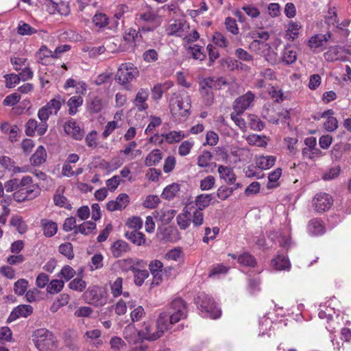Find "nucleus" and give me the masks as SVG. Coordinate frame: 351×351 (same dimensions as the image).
Wrapping results in <instances>:
<instances>
[{"label":"nucleus","instance_id":"obj_17","mask_svg":"<svg viewBox=\"0 0 351 351\" xmlns=\"http://www.w3.org/2000/svg\"><path fill=\"white\" fill-rule=\"evenodd\" d=\"M124 338L130 343H136L139 340L143 339L141 337V331L138 332L133 325H128L125 327L123 332Z\"/></svg>","mask_w":351,"mask_h":351},{"label":"nucleus","instance_id":"obj_62","mask_svg":"<svg viewBox=\"0 0 351 351\" xmlns=\"http://www.w3.org/2000/svg\"><path fill=\"white\" fill-rule=\"evenodd\" d=\"M86 284L85 281L81 278H75L70 282L69 287L71 289L82 291L86 288Z\"/></svg>","mask_w":351,"mask_h":351},{"label":"nucleus","instance_id":"obj_10","mask_svg":"<svg viewBox=\"0 0 351 351\" xmlns=\"http://www.w3.org/2000/svg\"><path fill=\"white\" fill-rule=\"evenodd\" d=\"M64 130L66 134L75 140H81L84 135V130L73 119H69L64 123Z\"/></svg>","mask_w":351,"mask_h":351},{"label":"nucleus","instance_id":"obj_26","mask_svg":"<svg viewBox=\"0 0 351 351\" xmlns=\"http://www.w3.org/2000/svg\"><path fill=\"white\" fill-rule=\"evenodd\" d=\"M271 265L276 270H285L290 268V263L285 256L278 255L271 260Z\"/></svg>","mask_w":351,"mask_h":351},{"label":"nucleus","instance_id":"obj_48","mask_svg":"<svg viewBox=\"0 0 351 351\" xmlns=\"http://www.w3.org/2000/svg\"><path fill=\"white\" fill-rule=\"evenodd\" d=\"M271 328V320L269 318H265L263 321L260 323V331L258 333V336L269 337L271 335L270 330Z\"/></svg>","mask_w":351,"mask_h":351},{"label":"nucleus","instance_id":"obj_9","mask_svg":"<svg viewBox=\"0 0 351 351\" xmlns=\"http://www.w3.org/2000/svg\"><path fill=\"white\" fill-rule=\"evenodd\" d=\"M47 123H38L36 119H30L25 124V134L29 136H33L36 132L38 136H43L47 132Z\"/></svg>","mask_w":351,"mask_h":351},{"label":"nucleus","instance_id":"obj_42","mask_svg":"<svg viewBox=\"0 0 351 351\" xmlns=\"http://www.w3.org/2000/svg\"><path fill=\"white\" fill-rule=\"evenodd\" d=\"M161 136L170 144L179 142L185 137L184 134L181 131H171L167 134H162Z\"/></svg>","mask_w":351,"mask_h":351},{"label":"nucleus","instance_id":"obj_14","mask_svg":"<svg viewBox=\"0 0 351 351\" xmlns=\"http://www.w3.org/2000/svg\"><path fill=\"white\" fill-rule=\"evenodd\" d=\"M332 39V34L330 32H328L325 34H318L313 36L308 40V47L311 49H316L322 46H323L324 43L328 42L329 40Z\"/></svg>","mask_w":351,"mask_h":351},{"label":"nucleus","instance_id":"obj_30","mask_svg":"<svg viewBox=\"0 0 351 351\" xmlns=\"http://www.w3.org/2000/svg\"><path fill=\"white\" fill-rule=\"evenodd\" d=\"M162 158V154L161 152L158 149H154L147 156L145 165L147 167L155 165L160 162Z\"/></svg>","mask_w":351,"mask_h":351},{"label":"nucleus","instance_id":"obj_31","mask_svg":"<svg viewBox=\"0 0 351 351\" xmlns=\"http://www.w3.org/2000/svg\"><path fill=\"white\" fill-rule=\"evenodd\" d=\"M308 230L313 235H319L324 232V227L322 221L318 219H314L310 221L308 225Z\"/></svg>","mask_w":351,"mask_h":351},{"label":"nucleus","instance_id":"obj_19","mask_svg":"<svg viewBox=\"0 0 351 351\" xmlns=\"http://www.w3.org/2000/svg\"><path fill=\"white\" fill-rule=\"evenodd\" d=\"M47 152L43 145H40L35 153L31 156L30 162L34 166H39L44 163L47 159Z\"/></svg>","mask_w":351,"mask_h":351},{"label":"nucleus","instance_id":"obj_53","mask_svg":"<svg viewBox=\"0 0 351 351\" xmlns=\"http://www.w3.org/2000/svg\"><path fill=\"white\" fill-rule=\"evenodd\" d=\"M36 29L32 27L29 24L20 21L18 25V33L21 35H32L36 33Z\"/></svg>","mask_w":351,"mask_h":351},{"label":"nucleus","instance_id":"obj_20","mask_svg":"<svg viewBox=\"0 0 351 351\" xmlns=\"http://www.w3.org/2000/svg\"><path fill=\"white\" fill-rule=\"evenodd\" d=\"M200 86V94L203 102L206 106H210L214 102V94L212 91V88L206 86L204 81L201 82Z\"/></svg>","mask_w":351,"mask_h":351},{"label":"nucleus","instance_id":"obj_45","mask_svg":"<svg viewBox=\"0 0 351 351\" xmlns=\"http://www.w3.org/2000/svg\"><path fill=\"white\" fill-rule=\"evenodd\" d=\"M238 262L244 266L254 267L256 265L255 258L248 252H245L238 257Z\"/></svg>","mask_w":351,"mask_h":351},{"label":"nucleus","instance_id":"obj_22","mask_svg":"<svg viewBox=\"0 0 351 351\" xmlns=\"http://www.w3.org/2000/svg\"><path fill=\"white\" fill-rule=\"evenodd\" d=\"M177 223L182 230H186L191 223V211L186 207L183 208L182 213H180L177 217Z\"/></svg>","mask_w":351,"mask_h":351},{"label":"nucleus","instance_id":"obj_46","mask_svg":"<svg viewBox=\"0 0 351 351\" xmlns=\"http://www.w3.org/2000/svg\"><path fill=\"white\" fill-rule=\"evenodd\" d=\"M64 282L62 280H52L47 287V291L50 294L57 293L62 290Z\"/></svg>","mask_w":351,"mask_h":351},{"label":"nucleus","instance_id":"obj_44","mask_svg":"<svg viewBox=\"0 0 351 351\" xmlns=\"http://www.w3.org/2000/svg\"><path fill=\"white\" fill-rule=\"evenodd\" d=\"M176 210L173 209L160 210L157 212L158 219L165 224L169 223L175 216Z\"/></svg>","mask_w":351,"mask_h":351},{"label":"nucleus","instance_id":"obj_25","mask_svg":"<svg viewBox=\"0 0 351 351\" xmlns=\"http://www.w3.org/2000/svg\"><path fill=\"white\" fill-rule=\"evenodd\" d=\"M276 158L273 156H260L256 157V165L261 169H267L274 165Z\"/></svg>","mask_w":351,"mask_h":351},{"label":"nucleus","instance_id":"obj_43","mask_svg":"<svg viewBox=\"0 0 351 351\" xmlns=\"http://www.w3.org/2000/svg\"><path fill=\"white\" fill-rule=\"evenodd\" d=\"M296 59V51L291 49V47H285L282 56V62H285L286 64H291L295 62Z\"/></svg>","mask_w":351,"mask_h":351},{"label":"nucleus","instance_id":"obj_39","mask_svg":"<svg viewBox=\"0 0 351 351\" xmlns=\"http://www.w3.org/2000/svg\"><path fill=\"white\" fill-rule=\"evenodd\" d=\"M212 199L213 197L210 194H201L196 197L195 205L198 209L204 210L210 205Z\"/></svg>","mask_w":351,"mask_h":351},{"label":"nucleus","instance_id":"obj_24","mask_svg":"<svg viewBox=\"0 0 351 351\" xmlns=\"http://www.w3.org/2000/svg\"><path fill=\"white\" fill-rule=\"evenodd\" d=\"M270 48V45L263 40H253V41L250 44V49L257 53L265 54Z\"/></svg>","mask_w":351,"mask_h":351},{"label":"nucleus","instance_id":"obj_52","mask_svg":"<svg viewBox=\"0 0 351 351\" xmlns=\"http://www.w3.org/2000/svg\"><path fill=\"white\" fill-rule=\"evenodd\" d=\"M197 299L201 301L200 307H213L217 303L215 300L210 295L205 293H201Z\"/></svg>","mask_w":351,"mask_h":351},{"label":"nucleus","instance_id":"obj_7","mask_svg":"<svg viewBox=\"0 0 351 351\" xmlns=\"http://www.w3.org/2000/svg\"><path fill=\"white\" fill-rule=\"evenodd\" d=\"M189 29V25L183 19H174L169 22L166 29L167 35L182 37Z\"/></svg>","mask_w":351,"mask_h":351},{"label":"nucleus","instance_id":"obj_38","mask_svg":"<svg viewBox=\"0 0 351 351\" xmlns=\"http://www.w3.org/2000/svg\"><path fill=\"white\" fill-rule=\"evenodd\" d=\"M64 101V99H62L60 95H57L55 98L51 99L45 106L53 112V114H56Z\"/></svg>","mask_w":351,"mask_h":351},{"label":"nucleus","instance_id":"obj_13","mask_svg":"<svg viewBox=\"0 0 351 351\" xmlns=\"http://www.w3.org/2000/svg\"><path fill=\"white\" fill-rule=\"evenodd\" d=\"M149 90L147 88H140L133 100V104L138 111H144L148 108L147 101L149 97Z\"/></svg>","mask_w":351,"mask_h":351},{"label":"nucleus","instance_id":"obj_15","mask_svg":"<svg viewBox=\"0 0 351 351\" xmlns=\"http://www.w3.org/2000/svg\"><path fill=\"white\" fill-rule=\"evenodd\" d=\"M130 251V247L129 244L123 240H117L111 246L112 254L115 258L122 256Z\"/></svg>","mask_w":351,"mask_h":351},{"label":"nucleus","instance_id":"obj_54","mask_svg":"<svg viewBox=\"0 0 351 351\" xmlns=\"http://www.w3.org/2000/svg\"><path fill=\"white\" fill-rule=\"evenodd\" d=\"M134 282L137 286H141L145 280L149 276V273L147 270H141L136 269L134 271Z\"/></svg>","mask_w":351,"mask_h":351},{"label":"nucleus","instance_id":"obj_3","mask_svg":"<svg viewBox=\"0 0 351 351\" xmlns=\"http://www.w3.org/2000/svg\"><path fill=\"white\" fill-rule=\"evenodd\" d=\"M162 317H158L155 324L149 322L145 323L143 328L141 330V337L143 339L154 341L160 338L167 330V325L162 322Z\"/></svg>","mask_w":351,"mask_h":351},{"label":"nucleus","instance_id":"obj_49","mask_svg":"<svg viewBox=\"0 0 351 351\" xmlns=\"http://www.w3.org/2000/svg\"><path fill=\"white\" fill-rule=\"evenodd\" d=\"M25 299L30 303L38 302L42 299V293L38 289L34 288L27 291Z\"/></svg>","mask_w":351,"mask_h":351},{"label":"nucleus","instance_id":"obj_55","mask_svg":"<svg viewBox=\"0 0 351 351\" xmlns=\"http://www.w3.org/2000/svg\"><path fill=\"white\" fill-rule=\"evenodd\" d=\"M59 252L69 259L74 257L73 245L71 243H65L59 246Z\"/></svg>","mask_w":351,"mask_h":351},{"label":"nucleus","instance_id":"obj_33","mask_svg":"<svg viewBox=\"0 0 351 351\" xmlns=\"http://www.w3.org/2000/svg\"><path fill=\"white\" fill-rule=\"evenodd\" d=\"M83 104V99L81 96H73L69 98L67 105L69 107L68 112L70 115H74L77 112V108Z\"/></svg>","mask_w":351,"mask_h":351},{"label":"nucleus","instance_id":"obj_29","mask_svg":"<svg viewBox=\"0 0 351 351\" xmlns=\"http://www.w3.org/2000/svg\"><path fill=\"white\" fill-rule=\"evenodd\" d=\"M125 237L136 245H141L145 243V235L137 230L127 232L125 233Z\"/></svg>","mask_w":351,"mask_h":351},{"label":"nucleus","instance_id":"obj_12","mask_svg":"<svg viewBox=\"0 0 351 351\" xmlns=\"http://www.w3.org/2000/svg\"><path fill=\"white\" fill-rule=\"evenodd\" d=\"M129 202V196L125 193H121L114 200L109 201L107 203L106 208L110 212L121 210L126 208Z\"/></svg>","mask_w":351,"mask_h":351},{"label":"nucleus","instance_id":"obj_37","mask_svg":"<svg viewBox=\"0 0 351 351\" xmlns=\"http://www.w3.org/2000/svg\"><path fill=\"white\" fill-rule=\"evenodd\" d=\"M179 191L180 185L177 183H173L164 189L161 195L164 199H171Z\"/></svg>","mask_w":351,"mask_h":351},{"label":"nucleus","instance_id":"obj_64","mask_svg":"<svg viewBox=\"0 0 351 351\" xmlns=\"http://www.w3.org/2000/svg\"><path fill=\"white\" fill-rule=\"evenodd\" d=\"M21 99V95L14 93L8 95L3 100V104L7 106H12L16 104Z\"/></svg>","mask_w":351,"mask_h":351},{"label":"nucleus","instance_id":"obj_5","mask_svg":"<svg viewBox=\"0 0 351 351\" xmlns=\"http://www.w3.org/2000/svg\"><path fill=\"white\" fill-rule=\"evenodd\" d=\"M83 297L86 303L95 306H101L106 303L104 291L98 287L88 289L84 292Z\"/></svg>","mask_w":351,"mask_h":351},{"label":"nucleus","instance_id":"obj_23","mask_svg":"<svg viewBox=\"0 0 351 351\" xmlns=\"http://www.w3.org/2000/svg\"><path fill=\"white\" fill-rule=\"evenodd\" d=\"M213 156L210 152H202V153L197 157V165L202 168L216 167V163L210 162Z\"/></svg>","mask_w":351,"mask_h":351},{"label":"nucleus","instance_id":"obj_28","mask_svg":"<svg viewBox=\"0 0 351 351\" xmlns=\"http://www.w3.org/2000/svg\"><path fill=\"white\" fill-rule=\"evenodd\" d=\"M197 313L204 318L216 319L221 316L220 308H197Z\"/></svg>","mask_w":351,"mask_h":351},{"label":"nucleus","instance_id":"obj_61","mask_svg":"<svg viewBox=\"0 0 351 351\" xmlns=\"http://www.w3.org/2000/svg\"><path fill=\"white\" fill-rule=\"evenodd\" d=\"M243 113H239L234 110L230 114L231 119L237 125L241 130H245L246 123L245 120L241 117Z\"/></svg>","mask_w":351,"mask_h":351},{"label":"nucleus","instance_id":"obj_36","mask_svg":"<svg viewBox=\"0 0 351 351\" xmlns=\"http://www.w3.org/2000/svg\"><path fill=\"white\" fill-rule=\"evenodd\" d=\"M191 211V221L193 223L195 227H198L202 225L204 221L203 210L198 208H190Z\"/></svg>","mask_w":351,"mask_h":351},{"label":"nucleus","instance_id":"obj_41","mask_svg":"<svg viewBox=\"0 0 351 351\" xmlns=\"http://www.w3.org/2000/svg\"><path fill=\"white\" fill-rule=\"evenodd\" d=\"M265 138V136H261L258 134H253L247 136L246 137V141L250 145H256L258 147H264L267 144Z\"/></svg>","mask_w":351,"mask_h":351},{"label":"nucleus","instance_id":"obj_8","mask_svg":"<svg viewBox=\"0 0 351 351\" xmlns=\"http://www.w3.org/2000/svg\"><path fill=\"white\" fill-rule=\"evenodd\" d=\"M315 210L318 213L328 210L333 203L332 197L326 193H319L315 195L313 199Z\"/></svg>","mask_w":351,"mask_h":351},{"label":"nucleus","instance_id":"obj_34","mask_svg":"<svg viewBox=\"0 0 351 351\" xmlns=\"http://www.w3.org/2000/svg\"><path fill=\"white\" fill-rule=\"evenodd\" d=\"M10 224L13 226L20 234H23L27 230V225L23 221L22 217L15 215L10 219Z\"/></svg>","mask_w":351,"mask_h":351},{"label":"nucleus","instance_id":"obj_63","mask_svg":"<svg viewBox=\"0 0 351 351\" xmlns=\"http://www.w3.org/2000/svg\"><path fill=\"white\" fill-rule=\"evenodd\" d=\"M140 19L145 22L156 23L158 21H161L156 14L152 11H147L140 15Z\"/></svg>","mask_w":351,"mask_h":351},{"label":"nucleus","instance_id":"obj_6","mask_svg":"<svg viewBox=\"0 0 351 351\" xmlns=\"http://www.w3.org/2000/svg\"><path fill=\"white\" fill-rule=\"evenodd\" d=\"M186 308H170L169 312H163L159 317H162V322L167 325V330H169L171 324L178 322L186 316Z\"/></svg>","mask_w":351,"mask_h":351},{"label":"nucleus","instance_id":"obj_60","mask_svg":"<svg viewBox=\"0 0 351 351\" xmlns=\"http://www.w3.org/2000/svg\"><path fill=\"white\" fill-rule=\"evenodd\" d=\"M36 56L39 62L43 64V60L45 58L51 57L53 58V52L49 49L46 46H42L37 52Z\"/></svg>","mask_w":351,"mask_h":351},{"label":"nucleus","instance_id":"obj_11","mask_svg":"<svg viewBox=\"0 0 351 351\" xmlns=\"http://www.w3.org/2000/svg\"><path fill=\"white\" fill-rule=\"evenodd\" d=\"M254 94L249 91L245 95L238 97L234 102L233 109L239 113H243L247 109L254 101Z\"/></svg>","mask_w":351,"mask_h":351},{"label":"nucleus","instance_id":"obj_59","mask_svg":"<svg viewBox=\"0 0 351 351\" xmlns=\"http://www.w3.org/2000/svg\"><path fill=\"white\" fill-rule=\"evenodd\" d=\"M53 201L54 204L58 206L64 207L67 209L71 208V206L68 203L66 197L61 194H55Z\"/></svg>","mask_w":351,"mask_h":351},{"label":"nucleus","instance_id":"obj_21","mask_svg":"<svg viewBox=\"0 0 351 351\" xmlns=\"http://www.w3.org/2000/svg\"><path fill=\"white\" fill-rule=\"evenodd\" d=\"M40 224L43 228L44 234L47 237H51L56 234L58 230V225L56 222L43 219L40 221Z\"/></svg>","mask_w":351,"mask_h":351},{"label":"nucleus","instance_id":"obj_18","mask_svg":"<svg viewBox=\"0 0 351 351\" xmlns=\"http://www.w3.org/2000/svg\"><path fill=\"white\" fill-rule=\"evenodd\" d=\"M218 173L220 178L224 180L228 184H234L235 182L237 177L232 168L219 165Z\"/></svg>","mask_w":351,"mask_h":351},{"label":"nucleus","instance_id":"obj_32","mask_svg":"<svg viewBox=\"0 0 351 351\" xmlns=\"http://www.w3.org/2000/svg\"><path fill=\"white\" fill-rule=\"evenodd\" d=\"M32 313V308H14L8 318V322H12L20 317H27Z\"/></svg>","mask_w":351,"mask_h":351},{"label":"nucleus","instance_id":"obj_57","mask_svg":"<svg viewBox=\"0 0 351 351\" xmlns=\"http://www.w3.org/2000/svg\"><path fill=\"white\" fill-rule=\"evenodd\" d=\"M28 282L25 279H20L14 283V290L16 294L22 295L26 291Z\"/></svg>","mask_w":351,"mask_h":351},{"label":"nucleus","instance_id":"obj_40","mask_svg":"<svg viewBox=\"0 0 351 351\" xmlns=\"http://www.w3.org/2000/svg\"><path fill=\"white\" fill-rule=\"evenodd\" d=\"M96 228V223L95 222L88 221L82 223L80 226L75 228V233L78 232L88 235L91 233Z\"/></svg>","mask_w":351,"mask_h":351},{"label":"nucleus","instance_id":"obj_51","mask_svg":"<svg viewBox=\"0 0 351 351\" xmlns=\"http://www.w3.org/2000/svg\"><path fill=\"white\" fill-rule=\"evenodd\" d=\"M189 50L192 54L193 58L195 60H203L206 58L204 49L197 45H194L192 47H189Z\"/></svg>","mask_w":351,"mask_h":351},{"label":"nucleus","instance_id":"obj_58","mask_svg":"<svg viewBox=\"0 0 351 351\" xmlns=\"http://www.w3.org/2000/svg\"><path fill=\"white\" fill-rule=\"evenodd\" d=\"M301 28V25L299 23L297 22H291L289 24L288 26V35L289 36V38L292 40L295 39L298 36V31Z\"/></svg>","mask_w":351,"mask_h":351},{"label":"nucleus","instance_id":"obj_27","mask_svg":"<svg viewBox=\"0 0 351 351\" xmlns=\"http://www.w3.org/2000/svg\"><path fill=\"white\" fill-rule=\"evenodd\" d=\"M206 86H208V88H211L212 89H221L223 86H227L228 84L226 80V78L221 77H208L206 78L203 80Z\"/></svg>","mask_w":351,"mask_h":351},{"label":"nucleus","instance_id":"obj_16","mask_svg":"<svg viewBox=\"0 0 351 351\" xmlns=\"http://www.w3.org/2000/svg\"><path fill=\"white\" fill-rule=\"evenodd\" d=\"M177 233V230L171 226L165 227L163 228H160L158 230L157 237L159 240L165 242L173 241Z\"/></svg>","mask_w":351,"mask_h":351},{"label":"nucleus","instance_id":"obj_35","mask_svg":"<svg viewBox=\"0 0 351 351\" xmlns=\"http://www.w3.org/2000/svg\"><path fill=\"white\" fill-rule=\"evenodd\" d=\"M342 49L338 46L330 47L328 51L324 53V57L328 62H333L341 59Z\"/></svg>","mask_w":351,"mask_h":351},{"label":"nucleus","instance_id":"obj_56","mask_svg":"<svg viewBox=\"0 0 351 351\" xmlns=\"http://www.w3.org/2000/svg\"><path fill=\"white\" fill-rule=\"evenodd\" d=\"M75 274V270L69 265H66L62 267L58 276L63 278L66 281L71 280Z\"/></svg>","mask_w":351,"mask_h":351},{"label":"nucleus","instance_id":"obj_47","mask_svg":"<svg viewBox=\"0 0 351 351\" xmlns=\"http://www.w3.org/2000/svg\"><path fill=\"white\" fill-rule=\"evenodd\" d=\"M27 199H33L38 197L40 193V188L38 184H33L27 187L22 188Z\"/></svg>","mask_w":351,"mask_h":351},{"label":"nucleus","instance_id":"obj_4","mask_svg":"<svg viewBox=\"0 0 351 351\" xmlns=\"http://www.w3.org/2000/svg\"><path fill=\"white\" fill-rule=\"evenodd\" d=\"M138 75V71L132 63L121 64L117 72L115 80L121 85H126Z\"/></svg>","mask_w":351,"mask_h":351},{"label":"nucleus","instance_id":"obj_1","mask_svg":"<svg viewBox=\"0 0 351 351\" xmlns=\"http://www.w3.org/2000/svg\"><path fill=\"white\" fill-rule=\"evenodd\" d=\"M33 341L39 351H54L58 347L54 335L45 328L36 330L34 332Z\"/></svg>","mask_w":351,"mask_h":351},{"label":"nucleus","instance_id":"obj_50","mask_svg":"<svg viewBox=\"0 0 351 351\" xmlns=\"http://www.w3.org/2000/svg\"><path fill=\"white\" fill-rule=\"evenodd\" d=\"M88 110L92 113L99 112L103 108L101 99L98 97H94L88 104Z\"/></svg>","mask_w":351,"mask_h":351},{"label":"nucleus","instance_id":"obj_2","mask_svg":"<svg viewBox=\"0 0 351 351\" xmlns=\"http://www.w3.org/2000/svg\"><path fill=\"white\" fill-rule=\"evenodd\" d=\"M170 110L173 115L185 117L191 108V99L184 92L174 93L170 99Z\"/></svg>","mask_w":351,"mask_h":351}]
</instances>
